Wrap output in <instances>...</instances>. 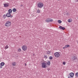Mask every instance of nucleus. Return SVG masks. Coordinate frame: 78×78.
I'll use <instances>...</instances> for the list:
<instances>
[{
  "instance_id": "11",
  "label": "nucleus",
  "mask_w": 78,
  "mask_h": 78,
  "mask_svg": "<svg viewBox=\"0 0 78 78\" xmlns=\"http://www.w3.org/2000/svg\"><path fill=\"white\" fill-rule=\"evenodd\" d=\"M4 7H8V6H9V4H4Z\"/></svg>"
},
{
  "instance_id": "1",
  "label": "nucleus",
  "mask_w": 78,
  "mask_h": 78,
  "mask_svg": "<svg viewBox=\"0 0 78 78\" xmlns=\"http://www.w3.org/2000/svg\"><path fill=\"white\" fill-rule=\"evenodd\" d=\"M11 25V22L8 21L6 22V23L5 24V27H10Z\"/></svg>"
},
{
  "instance_id": "18",
  "label": "nucleus",
  "mask_w": 78,
  "mask_h": 78,
  "mask_svg": "<svg viewBox=\"0 0 78 78\" xmlns=\"http://www.w3.org/2000/svg\"><path fill=\"white\" fill-rule=\"evenodd\" d=\"M65 47L66 48H68V47H70V45H66Z\"/></svg>"
},
{
  "instance_id": "19",
  "label": "nucleus",
  "mask_w": 78,
  "mask_h": 78,
  "mask_svg": "<svg viewBox=\"0 0 78 78\" xmlns=\"http://www.w3.org/2000/svg\"><path fill=\"white\" fill-rule=\"evenodd\" d=\"M76 76L78 77V72L76 73L75 74Z\"/></svg>"
},
{
  "instance_id": "35",
  "label": "nucleus",
  "mask_w": 78,
  "mask_h": 78,
  "mask_svg": "<svg viewBox=\"0 0 78 78\" xmlns=\"http://www.w3.org/2000/svg\"><path fill=\"white\" fill-rule=\"evenodd\" d=\"M58 0V1H59V0Z\"/></svg>"
},
{
  "instance_id": "32",
  "label": "nucleus",
  "mask_w": 78,
  "mask_h": 78,
  "mask_svg": "<svg viewBox=\"0 0 78 78\" xmlns=\"http://www.w3.org/2000/svg\"><path fill=\"white\" fill-rule=\"evenodd\" d=\"M25 66H27V64L26 63H25Z\"/></svg>"
},
{
  "instance_id": "12",
  "label": "nucleus",
  "mask_w": 78,
  "mask_h": 78,
  "mask_svg": "<svg viewBox=\"0 0 78 78\" xmlns=\"http://www.w3.org/2000/svg\"><path fill=\"white\" fill-rule=\"evenodd\" d=\"M0 65L2 66H3L5 65V63L4 62H2L0 63Z\"/></svg>"
},
{
  "instance_id": "23",
  "label": "nucleus",
  "mask_w": 78,
  "mask_h": 78,
  "mask_svg": "<svg viewBox=\"0 0 78 78\" xmlns=\"http://www.w3.org/2000/svg\"><path fill=\"white\" fill-rule=\"evenodd\" d=\"M68 22L70 23L71 22V21H70V19H69L68 20Z\"/></svg>"
},
{
  "instance_id": "3",
  "label": "nucleus",
  "mask_w": 78,
  "mask_h": 78,
  "mask_svg": "<svg viewBox=\"0 0 78 78\" xmlns=\"http://www.w3.org/2000/svg\"><path fill=\"white\" fill-rule=\"evenodd\" d=\"M70 76H68V78H73L74 76V73H71L69 74Z\"/></svg>"
},
{
  "instance_id": "33",
  "label": "nucleus",
  "mask_w": 78,
  "mask_h": 78,
  "mask_svg": "<svg viewBox=\"0 0 78 78\" xmlns=\"http://www.w3.org/2000/svg\"><path fill=\"white\" fill-rule=\"evenodd\" d=\"M21 6H23V5H21Z\"/></svg>"
},
{
  "instance_id": "26",
  "label": "nucleus",
  "mask_w": 78,
  "mask_h": 78,
  "mask_svg": "<svg viewBox=\"0 0 78 78\" xmlns=\"http://www.w3.org/2000/svg\"><path fill=\"white\" fill-rule=\"evenodd\" d=\"M44 58H46V59H47V56L46 55H44Z\"/></svg>"
},
{
  "instance_id": "9",
  "label": "nucleus",
  "mask_w": 78,
  "mask_h": 78,
  "mask_svg": "<svg viewBox=\"0 0 78 78\" xmlns=\"http://www.w3.org/2000/svg\"><path fill=\"white\" fill-rule=\"evenodd\" d=\"M59 28H60V29H61V30H64L66 29V28H65V27H63L61 26H60L59 27Z\"/></svg>"
},
{
  "instance_id": "30",
  "label": "nucleus",
  "mask_w": 78,
  "mask_h": 78,
  "mask_svg": "<svg viewBox=\"0 0 78 78\" xmlns=\"http://www.w3.org/2000/svg\"><path fill=\"white\" fill-rule=\"evenodd\" d=\"M76 2H78V0H76Z\"/></svg>"
},
{
  "instance_id": "16",
  "label": "nucleus",
  "mask_w": 78,
  "mask_h": 78,
  "mask_svg": "<svg viewBox=\"0 0 78 78\" xmlns=\"http://www.w3.org/2000/svg\"><path fill=\"white\" fill-rule=\"evenodd\" d=\"M6 17V15H4L3 16V19H5Z\"/></svg>"
},
{
  "instance_id": "21",
  "label": "nucleus",
  "mask_w": 78,
  "mask_h": 78,
  "mask_svg": "<svg viewBox=\"0 0 78 78\" xmlns=\"http://www.w3.org/2000/svg\"><path fill=\"white\" fill-rule=\"evenodd\" d=\"M7 48H8V45H7L5 47V49H7Z\"/></svg>"
},
{
  "instance_id": "34",
  "label": "nucleus",
  "mask_w": 78,
  "mask_h": 78,
  "mask_svg": "<svg viewBox=\"0 0 78 78\" xmlns=\"http://www.w3.org/2000/svg\"><path fill=\"white\" fill-rule=\"evenodd\" d=\"M33 56H34V54H33Z\"/></svg>"
},
{
  "instance_id": "29",
  "label": "nucleus",
  "mask_w": 78,
  "mask_h": 78,
  "mask_svg": "<svg viewBox=\"0 0 78 78\" xmlns=\"http://www.w3.org/2000/svg\"><path fill=\"white\" fill-rule=\"evenodd\" d=\"M1 65L0 66V68L2 69L3 67Z\"/></svg>"
},
{
  "instance_id": "5",
  "label": "nucleus",
  "mask_w": 78,
  "mask_h": 78,
  "mask_svg": "<svg viewBox=\"0 0 78 78\" xmlns=\"http://www.w3.org/2000/svg\"><path fill=\"white\" fill-rule=\"evenodd\" d=\"M54 55L56 58H59V56H60L59 52H56L54 54Z\"/></svg>"
},
{
  "instance_id": "28",
  "label": "nucleus",
  "mask_w": 78,
  "mask_h": 78,
  "mask_svg": "<svg viewBox=\"0 0 78 78\" xmlns=\"http://www.w3.org/2000/svg\"><path fill=\"white\" fill-rule=\"evenodd\" d=\"M18 51H21V49L20 48L19 49H18Z\"/></svg>"
},
{
  "instance_id": "6",
  "label": "nucleus",
  "mask_w": 78,
  "mask_h": 78,
  "mask_svg": "<svg viewBox=\"0 0 78 78\" xmlns=\"http://www.w3.org/2000/svg\"><path fill=\"white\" fill-rule=\"evenodd\" d=\"M6 16L8 17H10L11 18L12 17V15H11V13L8 12L6 14Z\"/></svg>"
},
{
  "instance_id": "20",
  "label": "nucleus",
  "mask_w": 78,
  "mask_h": 78,
  "mask_svg": "<svg viewBox=\"0 0 78 78\" xmlns=\"http://www.w3.org/2000/svg\"><path fill=\"white\" fill-rule=\"evenodd\" d=\"M58 23H61L62 21L60 20H58Z\"/></svg>"
},
{
  "instance_id": "24",
  "label": "nucleus",
  "mask_w": 78,
  "mask_h": 78,
  "mask_svg": "<svg viewBox=\"0 0 78 78\" xmlns=\"http://www.w3.org/2000/svg\"><path fill=\"white\" fill-rule=\"evenodd\" d=\"M49 59H50L51 60V59H53V58L52 57L50 56L49 57Z\"/></svg>"
},
{
  "instance_id": "27",
  "label": "nucleus",
  "mask_w": 78,
  "mask_h": 78,
  "mask_svg": "<svg viewBox=\"0 0 78 78\" xmlns=\"http://www.w3.org/2000/svg\"><path fill=\"white\" fill-rule=\"evenodd\" d=\"M63 65H65V64H66V62H63Z\"/></svg>"
},
{
  "instance_id": "31",
  "label": "nucleus",
  "mask_w": 78,
  "mask_h": 78,
  "mask_svg": "<svg viewBox=\"0 0 78 78\" xmlns=\"http://www.w3.org/2000/svg\"><path fill=\"white\" fill-rule=\"evenodd\" d=\"M66 48V46L65 47H64L63 48V49H65V48Z\"/></svg>"
},
{
  "instance_id": "2",
  "label": "nucleus",
  "mask_w": 78,
  "mask_h": 78,
  "mask_svg": "<svg viewBox=\"0 0 78 78\" xmlns=\"http://www.w3.org/2000/svg\"><path fill=\"white\" fill-rule=\"evenodd\" d=\"M37 5L38 7L40 8H42L44 6V4L41 2L38 3L37 4Z\"/></svg>"
},
{
  "instance_id": "25",
  "label": "nucleus",
  "mask_w": 78,
  "mask_h": 78,
  "mask_svg": "<svg viewBox=\"0 0 78 78\" xmlns=\"http://www.w3.org/2000/svg\"><path fill=\"white\" fill-rule=\"evenodd\" d=\"M47 54L50 55V51L49 52V51H48V52H47Z\"/></svg>"
},
{
  "instance_id": "14",
  "label": "nucleus",
  "mask_w": 78,
  "mask_h": 78,
  "mask_svg": "<svg viewBox=\"0 0 78 78\" xmlns=\"http://www.w3.org/2000/svg\"><path fill=\"white\" fill-rule=\"evenodd\" d=\"M47 63V65H48V66H50V61H48Z\"/></svg>"
},
{
  "instance_id": "4",
  "label": "nucleus",
  "mask_w": 78,
  "mask_h": 78,
  "mask_svg": "<svg viewBox=\"0 0 78 78\" xmlns=\"http://www.w3.org/2000/svg\"><path fill=\"white\" fill-rule=\"evenodd\" d=\"M42 65L43 68H47V63L45 62H43L42 63Z\"/></svg>"
},
{
  "instance_id": "22",
  "label": "nucleus",
  "mask_w": 78,
  "mask_h": 78,
  "mask_svg": "<svg viewBox=\"0 0 78 78\" xmlns=\"http://www.w3.org/2000/svg\"><path fill=\"white\" fill-rule=\"evenodd\" d=\"M37 12L38 13H40V10H39V9H38V10H37Z\"/></svg>"
},
{
  "instance_id": "10",
  "label": "nucleus",
  "mask_w": 78,
  "mask_h": 78,
  "mask_svg": "<svg viewBox=\"0 0 78 78\" xmlns=\"http://www.w3.org/2000/svg\"><path fill=\"white\" fill-rule=\"evenodd\" d=\"M73 61H75L77 59V57L76 56H75L73 58Z\"/></svg>"
},
{
  "instance_id": "17",
  "label": "nucleus",
  "mask_w": 78,
  "mask_h": 78,
  "mask_svg": "<svg viewBox=\"0 0 78 78\" xmlns=\"http://www.w3.org/2000/svg\"><path fill=\"white\" fill-rule=\"evenodd\" d=\"M12 11L13 12H16V9L15 8L13 9Z\"/></svg>"
},
{
  "instance_id": "7",
  "label": "nucleus",
  "mask_w": 78,
  "mask_h": 78,
  "mask_svg": "<svg viewBox=\"0 0 78 78\" xmlns=\"http://www.w3.org/2000/svg\"><path fill=\"white\" fill-rule=\"evenodd\" d=\"M22 48L24 51H25V50H27V47L26 46L23 45L22 46Z\"/></svg>"
},
{
  "instance_id": "13",
  "label": "nucleus",
  "mask_w": 78,
  "mask_h": 78,
  "mask_svg": "<svg viewBox=\"0 0 78 78\" xmlns=\"http://www.w3.org/2000/svg\"><path fill=\"white\" fill-rule=\"evenodd\" d=\"M9 13L11 14L12 12V10L11 9H9L8 10Z\"/></svg>"
},
{
  "instance_id": "15",
  "label": "nucleus",
  "mask_w": 78,
  "mask_h": 78,
  "mask_svg": "<svg viewBox=\"0 0 78 78\" xmlns=\"http://www.w3.org/2000/svg\"><path fill=\"white\" fill-rule=\"evenodd\" d=\"M12 64L13 66H16V63L14 62L12 63Z\"/></svg>"
},
{
  "instance_id": "8",
  "label": "nucleus",
  "mask_w": 78,
  "mask_h": 78,
  "mask_svg": "<svg viewBox=\"0 0 78 78\" xmlns=\"http://www.w3.org/2000/svg\"><path fill=\"white\" fill-rule=\"evenodd\" d=\"M47 22H52L53 21V20L48 18L47 19V20L46 21Z\"/></svg>"
}]
</instances>
